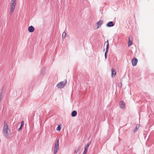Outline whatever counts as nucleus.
<instances>
[{"label":"nucleus","mask_w":154,"mask_h":154,"mask_svg":"<svg viewBox=\"0 0 154 154\" xmlns=\"http://www.w3.org/2000/svg\"><path fill=\"white\" fill-rule=\"evenodd\" d=\"M22 127L20 126V127L18 129V131H20V130L21 129Z\"/></svg>","instance_id":"obj_24"},{"label":"nucleus","mask_w":154,"mask_h":154,"mask_svg":"<svg viewBox=\"0 0 154 154\" xmlns=\"http://www.w3.org/2000/svg\"><path fill=\"white\" fill-rule=\"evenodd\" d=\"M61 129V127L59 125L57 128L56 130L58 131H60Z\"/></svg>","instance_id":"obj_18"},{"label":"nucleus","mask_w":154,"mask_h":154,"mask_svg":"<svg viewBox=\"0 0 154 154\" xmlns=\"http://www.w3.org/2000/svg\"><path fill=\"white\" fill-rule=\"evenodd\" d=\"M81 147L80 146L75 148L74 150V153H77L79 151Z\"/></svg>","instance_id":"obj_12"},{"label":"nucleus","mask_w":154,"mask_h":154,"mask_svg":"<svg viewBox=\"0 0 154 154\" xmlns=\"http://www.w3.org/2000/svg\"><path fill=\"white\" fill-rule=\"evenodd\" d=\"M59 140L57 139L55 143L54 149V154H56L59 149Z\"/></svg>","instance_id":"obj_4"},{"label":"nucleus","mask_w":154,"mask_h":154,"mask_svg":"<svg viewBox=\"0 0 154 154\" xmlns=\"http://www.w3.org/2000/svg\"><path fill=\"white\" fill-rule=\"evenodd\" d=\"M132 45V40H130V38H128V46L129 47Z\"/></svg>","instance_id":"obj_15"},{"label":"nucleus","mask_w":154,"mask_h":154,"mask_svg":"<svg viewBox=\"0 0 154 154\" xmlns=\"http://www.w3.org/2000/svg\"><path fill=\"white\" fill-rule=\"evenodd\" d=\"M10 131V129L9 128L7 123L5 122L4 126L3 128V133L6 137L8 138V133Z\"/></svg>","instance_id":"obj_1"},{"label":"nucleus","mask_w":154,"mask_h":154,"mask_svg":"<svg viewBox=\"0 0 154 154\" xmlns=\"http://www.w3.org/2000/svg\"><path fill=\"white\" fill-rule=\"evenodd\" d=\"M119 107L122 109H123L125 107V103L124 101H121L119 102Z\"/></svg>","instance_id":"obj_7"},{"label":"nucleus","mask_w":154,"mask_h":154,"mask_svg":"<svg viewBox=\"0 0 154 154\" xmlns=\"http://www.w3.org/2000/svg\"><path fill=\"white\" fill-rule=\"evenodd\" d=\"M114 25V24L112 21H110L109 22L107 23L106 24V26L108 27H111L113 26Z\"/></svg>","instance_id":"obj_6"},{"label":"nucleus","mask_w":154,"mask_h":154,"mask_svg":"<svg viewBox=\"0 0 154 154\" xmlns=\"http://www.w3.org/2000/svg\"><path fill=\"white\" fill-rule=\"evenodd\" d=\"M139 126L137 125L136 127V128L137 129H138L139 128Z\"/></svg>","instance_id":"obj_23"},{"label":"nucleus","mask_w":154,"mask_h":154,"mask_svg":"<svg viewBox=\"0 0 154 154\" xmlns=\"http://www.w3.org/2000/svg\"><path fill=\"white\" fill-rule=\"evenodd\" d=\"M82 154H86V153H84V152H83V153Z\"/></svg>","instance_id":"obj_27"},{"label":"nucleus","mask_w":154,"mask_h":154,"mask_svg":"<svg viewBox=\"0 0 154 154\" xmlns=\"http://www.w3.org/2000/svg\"><path fill=\"white\" fill-rule=\"evenodd\" d=\"M28 30L30 32H33L34 31V28L32 26H30L28 27Z\"/></svg>","instance_id":"obj_8"},{"label":"nucleus","mask_w":154,"mask_h":154,"mask_svg":"<svg viewBox=\"0 0 154 154\" xmlns=\"http://www.w3.org/2000/svg\"><path fill=\"white\" fill-rule=\"evenodd\" d=\"M41 74H42L43 73V72L42 73V71L41 72Z\"/></svg>","instance_id":"obj_26"},{"label":"nucleus","mask_w":154,"mask_h":154,"mask_svg":"<svg viewBox=\"0 0 154 154\" xmlns=\"http://www.w3.org/2000/svg\"><path fill=\"white\" fill-rule=\"evenodd\" d=\"M66 32H64L62 35V38L63 39H64L66 37Z\"/></svg>","instance_id":"obj_16"},{"label":"nucleus","mask_w":154,"mask_h":154,"mask_svg":"<svg viewBox=\"0 0 154 154\" xmlns=\"http://www.w3.org/2000/svg\"><path fill=\"white\" fill-rule=\"evenodd\" d=\"M138 62V60L135 57L133 58L131 60V63L133 66H135L136 65Z\"/></svg>","instance_id":"obj_5"},{"label":"nucleus","mask_w":154,"mask_h":154,"mask_svg":"<svg viewBox=\"0 0 154 154\" xmlns=\"http://www.w3.org/2000/svg\"><path fill=\"white\" fill-rule=\"evenodd\" d=\"M112 77H114L116 74V71L113 69H112Z\"/></svg>","instance_id":"obj_11"},{"label":"nucleus","mask_w":154,"mask_h":154,"mask_svg":"<svg viewBox=\"0 0 154 154\" xmlns=\"http://www.w3.org/2000/svg\"><path fill=\"white\" fill-rule=\"evenodd\" d=\"M137 129L136 128H135V129H134V132H136L137 131Z\"/></svg>","instance_id":"obj_22"},{"label":"nucleus","mask_w":154,"mask_h":154,"mask_svg":"<svg viewBox=\"0 0 154 154\" xmlns=\"http://www.w3.org/2000/svg\"><path fill=\"white\" fill-rule=\"evenodd\" d=\"M77 113V112L75 110H74L72 112L71 116L73 117H75V116H76Z\"/></svg>","instance_id":"obj_14"},{"label":"nucleus","mask_w":154,"mask_h":154,"mask_svg":"<svg viewBox=\"0 0 154 154\" xmlns=\"http://www.w3.org/2000/svg\"><path fill=\"white\" fill-rule=\"evenodd\" d=\"M121 86H122V84H121L120 85L119 84V87H121Z\"/></svg>","instance_id":"obj_25"},{"label":"nucleus","mask_w":154,"mask_h":154,"mask_svg":"<svg viewBox=\"0 0 154 154\" xmlns=\"http://www.w3.org/2000/svg\"><path fill=\"white\" fill-rule=\"evenodd\" d=\"M67 80H65L63 81L60 82L57 85V87L59 88H62L66 85Z\"/></svg>","instance_id":"obj_3"},{"label":"nucleus","mask_w":154,"mask_h":154,"mask_svg":"<svg viewBox=\"0 0 154 154\" xmlns=\"http://www.w3.org/2000/svg\"><path fill=\"white\" fill-rule=\"evenodd\" d=\"M108 52V51H106L105 53V59H106L107 58V54Z\"/></svg>","instance_id":"obj_19"},{"label":"nucleus","mask_w":154,"mask_h":154,"mask_svg":"<svg viewBox=\"0 0 154 154\" xmlns=\"http://www.w3.org/2000/svg\"><path fill=\"white\" fill-rule=\"evenodd\" d=\"M16 0H11L10 4V12L9 14L10 15H11L14 11L15 6L16 4Z\"/></svg>","instance_id":"obj_2"},{"label":"nucleus","mask_w":154,"mask_h":154,"mask_svg":"<svg viewBox=\"0 0 154 154\" xmlns=\"http://www.w3.org/2000/svg\"><path fill=\"white\" fill-rule=\"evenodd\" d=\"M103 23V21L102 20H100L99 21L97 22V25L98 26L97 28H99L100 27L101 25Z\"/></svg>","instance_id":"obj_9"},{"label":"nucleus","mask_w":154,"mask_h":154,"mask_svg":"<svg viewBox=\"0 0 154 154\" xmlns=\"http://www.w3.org/2000/svg\"><path fill=\"white\" fill-rule=\"evenodd\" d=\"M24 124V122L23 121H22L21 122V127H22V126Z\"/></svg>","instance_id":"obj_20"},{"label":"nucleus","mask_w":154,"mask_h":154,"mask_svg":"<svg viewBox=\"0 0 154 154\" xmlns=\"http://www.w3.org/2000/svg\"><path fill=\"white\" fill-rule=\"evenodd\" d=\"M91 144V142L88 143H87V145L85 146V149L88 150V148L89 146Z\"/></svg>","instance_id":"obj_17"},{"label":"nucleus","mask_w":154,"mask_h":154,"mask_svg":"<svg viewBox=\"0 0 154 154\" xmlns=\"http://www.w3.org/2000/svg\"><path fill=\"white\" fill-rule=\"evenodd\" d=\"M3 92V91L2 90H1L0 91V102L1 101L3 97V96L2 95V93Z\"/></svg>","instance_id":"obj_13"},{"label":"nucleus","mask_w":154,"mask_h":154,"mask_svg":"<svg viewBox=\"0 0 154 154\" xmlns=\"http://www.w3.org/2000/svg\"><path fill=\"white\" fill-rule=\"evenodd\" d=\"M87 149H84V153H87Z\"/></svg>","instance_id":"obj_21"},{"label":"nucleus","mask_w":154,"mask_h":154,"mask_svg":"<svg viewBox=\"0 0 154 154\" xmlns=\"http://www.w3.org/2000/svg\"><path fill=\"white\" fill-rule=\"evenodd\" d=\"M104 45H106V51H108L109 47V45L108 41V40L105 43Z\"/></svg>","instance_id":"obj_10"}]
</instances>
